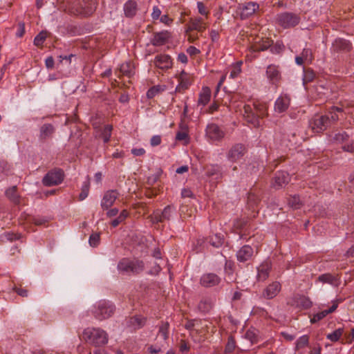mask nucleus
I'll return each instance as SVG.
<instances>
[{
	"label": "nucleus",
	"instance_id": "nucleus-50",
	"mask_svg": "<svg viewBox=\"0 0 354 354\" xmlns=\"http://www.w3.org/2000/svg\"><path fill=\"white\" fill-rule=\"evenodd\" d=\"M161 16V10L158 6H153V11L151 13V17L153 19H158Z\"/></svg>",
	"mask_w": 354,
	"mask_h": 354
},
{
	"label": "nucleus",
	"instance_id": "nucleus-46",
	"mask_svg": "<svg viewBox=\"0 0 354 354\" xmlns=\"http://www.w3.org/2000/svg\"><path fill=\"white\" fill-rule=\"evenodd\" d=\"M100 241V236L97 234H93L90 236L88 242L91 246L95 247Z\"/></svg>",
	"mask_w": 354,
	"mask_h": 354
},
{
	"label": "nucleus",
	"instance_id": "nucleus-62",
	"mask_svg": "<svg viewBox=\"0 0 354 354\" xmlns=\"http://www.w3.org/2000/svg\"><path fill=\"white\" fill-rule=\"evenodd\" d=\"M187 51L190 55H196L199 53V50L194 46H189Z\"/></svg>",
	"mask_w": 354,
	"mask_h": 354
},
{
	"label": "nucleus",
	"instance_id": "nucleus-41",
	"mask_svg": "<svg viewBox=\"0 0 354 354\" xmlns=\"http://www.w3.org/2000/svg\"><path fill=\"white\" fill-rule=\"evenodd\" d=\"M304 60L306 63H311L313 61V54L310 49L304 48L300 55Z\"/></svg>",
	"mask_w": 354,
	"mask_h": 354
},
{
	"label": "nucleus",
	"instance_id": "nucleus-20",
	"mask_svg": "<svg viewBox=\"0 0 354 354\" xmlns=\"http://www.w3.org/2000/svg\"><path fill=\"white\" fill-rule=\"evenodd\" d=\"M280 290L281 284L277 281L273 282L264 290L263 297L266 299H272L277 295Z\"/></svg>",
	"mask_w": 354,
	"mask_h": 354
},
{
	"label": "nucleus",
	"instance_id": "nucleus-45",
	"mask_svg": "<svg viewBox=\"0 0 354 354\" xmlns=\"http://www.w3.org/2000/svg\"><path fill=\"white\" fill-rule=\"evenodd\" d=\"M300 198L298 196H294L289 200V205L293 208H299L300 204Z\"/></svg>",
	"mask_w": 354,
	"mask_h": 354
},
{
	"label": "nucleus",
	"instance_id": "nucleus-53",
	"mask_svg": "<svg viewBox=\"0 0 354 354\" xmlns=\"http://www.w3.org/2000/svg\"><path fill=\"white\" fill-rule=\"evenodd\" d=\"M151 145L152 146H158L160 144L161 142V138L160 136H153L151 138Z\"/></svg>",
	"mask_w": 354,
	"mask_h": 354
},
{
	"label": "nucleus",
	"instance_id": "nucleus-39",
	"mask_svg": "<svg viewBox=\"0 0 354 354\" xmlns=\"http://www.w3.org/2000/svg\"><path fill=\"white\" fill-rule=\"evenodd\" d=\"M241 64L242 62H237L235 64H234L232 67V70L230 74V77L234 79L238 77V75L240 74L241 71Z\"/></svg>",
	"mask_w": 354,
	"mask_h": 354
},
{
	"label": "nucleus",
	"instance_id": "nucleus-40",
	"mask_svg": "<svg viewBox=\"0 0 354 354\" xmlns=\"http://www.w3.org/2000/svg\"><path fill=\"white\" fill-rule=\"evenodd\" d=\"M225 280L227 282H229V283L232 282L236 279V277L232 272L231 266L230 265H228L227 263L225 264Z\"/></svg>",
	"mask_w": 354,
	"mask_h": 354
},
{
	"label": "nucleus",
	"instance_id": "nucleus-15",
	"mask_svg": "<svg viewBox=\"0 0 354 354\" xmlns=\"http://www.w3.org/2000/svg\"><path fill=\"white\" fill-rule=\"evenodd\" d=\"M118 194L115 190H109L104 193V196L101 201V206L103 209H107L113 205Z\"/></svg>",
	"mask_w": 354,
	"mask_h": 354
},
{
	"label": "nucleus",
	"instance_id": "nucleus-9",
	"mask_svg": "<svg viewBox=\"0 0 354 354\" xmlns=\"http://www.w3.org/2000/svg\"><path fill=\"white\" fill-rule=\"evenodd\" d=\"M205 176L209 182L218 180L222 178V168L218 165H210L205 167Z\"/></svg>",
	"mask_w": 354,
	"mask_h": 354
},
{
	"label": "nucleus",
	"instance_id": "nucleus-33",
	"mask_svg": "<svg viewBox=\"0 0 354 354\" xmlns=\"http://www.w3.org/2000/svg\"><path fill=\"white\" fill-rule=\"evenodd\" d=\"M176 139L177 140H178V141L183 142L184 145H187V144L189 143V137L188 133L187 131V127L186 126H185L183 127V129L182 131H178L176 133Z\"/></svg>",
	"mask_w": 354,
	"mask_h": 354
},
{
	"label": "nucleus",
	"instance_id": "nucleus-22",
	"mask_svg": "<svg viewBox=\"0 0 354 354\" xmlns=\"http://www.w3.org/2000/svg\"><path fill=\"white\" fill-rule=\"evenodd\" d=\"M253 254V249L250 245L243 246L236 253L239 261L245 262L249 260Z\"/></svg>",
	"mask_w": 354,
	"mask_h": 354
},
{
	"label": "nucleus",
	"instance_id": "nucleus-32",
	"mask_svg": "<svg viewBox=\"0 0 354 354\" xmlns=\"http://www.w3.org/2000/svg\"><path fill=\"white\" fill-rule=\"evenodd\" d=\"M8 198L14 203H19V198L17 193L16 187H12L8 189L6 192Z\"/></svg>",
	"mask_w": 354,
	"mask_h": 354
},
{
	"label": "nucleus",
	"instance_id": "nucleus-37",
	"mask_svg": "<svg viewBox=\"0 0 354 354\" xmlns=\"http://www.w3.org/2000/svg\"><path fill=\"white\" fill-rule=\"evenodd\" d=\"M209 243L212 246L219 248L223 243V239L221 235L215 234L210 237Z\"/></svg>",
	"mask_w": 354,
	"mask_h": 354
},
{
	"label": "nucleus",
	"instance_id": "nucleus-64",
	"mask_svg": "<svg viewBox=\"0 0 354 354\" xmlns=\"http://www.w3.org/2000/svg\"><path fill=\"white\" fill-rule=\"evenodd\" d=\"M310 354H321V347L315 346L313 348L310 352Z\"/></svg>",
	"mask_w": 354,
	"mask_h": 354
},
{
	"label": "nucleus",
	"instance_id": "nucleus-24",
	"mask_svg": "<svg viewBox=\"0 0 354 354\" xmlns=\"http://www.w3.org/2000/svg\"><path fill=\"white\" fill-rule=\"evenodd\" d=\"M178 78L180 82L177 85L176 91L180 92L181 91L188 88V86L191 84V80L188 75L184 71L180 73Z\"/></svg>",
	"mask_w": 354,
	"mask_h": 354
},
{
	"label": "nucleus",
	"instance_id": "nucleus-17",
	"mask_svg": "<svg viewBox=\"0 0 354 354\" xmlns=\"http://www.w3.org/2000/svg\"><path fill=\"white\" fill-rule=\"evenodd\" d=\"M221 279L215 274L207 273L203 274L201 278V283L205 287H212L218 285Z\"/></svg>",
	"mask_w": 354,
	"mask_h": 354
},
{
	"label": "nucleus",
	"instance_id": "nucleus-51",
	"mask_svg": "<svg viewBox=\"0 0 354 354\" xmlns=\"http://www.w3.org/2000/svg\"><path fill=\"white\" fill-rule=\"evenodd\" d=\"M348 134L345 132L335 134L334 139L338 142H343L348 138Z\"/></svg>",
	"mask_w": 354,
	"mask_h": 354
},
{
	"label": "nucleus",
	"instance_id": "nucleus-43",
	"mask_svg": "<svg viewBox=\"0 0 354 354\" xmlns=\"http://www.w3.org/2000/svg\"><path fill=\"white\" fill-rule=\"evenodd\" d=\"M168 328L169 324L167 322L162 324L159 328L158 334L165 340H166L168 337Z\"/></svg>",
	"mask_w": 354,
	"mask_h": 354
},
{
	"label": "nucleus",
	"instance_id": "nucleus-56",
	"mask_svg": "<svg viewBox=\"0 0 354 354\" xmlns=\"http://www.w3.org/2000/svg\"><path fill=\"white\" fill-rule=\"evenodd\" d=\"M46 66L48 68H52L54 66V59L52 57H48L45 60Z\"/></svg>",
	"mask_w": 354,
	"mask_h": 354
},
{
	"label": "nucleus",
	"instance_id": "nucleus-8",
	"mask_svg": "<svg viewBox=\"0 0 354 354\" xmlns=\"http://www.w3.org/2000/svg\"><path fill=\"white\" fill-rule=\"evenodd\" d=\"M225 136L224 131L215 124H209L205 129V136L211 142L220 141Z\"/></svg>",
	"mask_w": 354,
	"mask_h": 354
},
{
	"label": "nucleus",
	"instance_id": "nucleus-3",
	"mask_svg": "<svg viewBox=\"0 0 354 354\" xmlns=\"http://www.w3.org/2000/svg\"><path fill=\"white\" fill-rule=\"evenodd\" d=\"M114 311V306L108 301L102 300L97 302L93 307V314L98 319L109 317Z\"/></svg>",
	"mask_w": 354,
	"mask_h": 354
},
{
	"label": "nucleus",
	"instance_id": "nucleus-25",
	"mask_svg": "<svg viewBox=\"0 0 354 354\" xmlns=\"http://www.w3.org/2000/svg\"><path fill=\"white\" fill-rule=\"evenodd\" d=\"M211 90L207 86H203L199 94L198 103L199 105L205 106L210 100Z\"/></svg>",
	"mask_w": 354,
	"mask_h": 354
},
{
	"label": "nucleus",
	"instance_id": "nucleus-16",
	"mask_svg": "<svg viewBox=\"0 0 354 354\" xmlns=\"http://www.w3.org/2000/svg\"><path fill=\"white\" fill-rule=\"evenodd\" d=\"M290 99L286 94L281 95L275 101L274 111L278 113H283L289 106Z\"/></svg>",
	"mask_w": 354,
	"mask_h": 354
},
{
	"label": "nucleus",
	"instance_id": "nucleus-13",
	"mask_svg": "<svg viewBox=\"0 0 354 354\" xmlns=\"http://www.w3.org/2000/svg\"><path fill=\"white\" fill-rule=\"evenodd\" d=\"M154 64L162 70H167L172 66V60L169 55L166 54L158 55L155 57Z\"/></svg>",
	"mask_w": 354,
	"mask_h": 354
},
{
	"label": "nucleus",
	"instance_id": "nucleus-27",
	"mask_svg": "<svg viewBox=\"0 0 354 354\" xmlns=\"http://www.w3.org/2000/svg\"><path fill=\"white\" fill-rule=\"evenodd\" d=\"M337 303L333 302V305L327 310H324L321 312L317 313V314L314 315L313 317L310 319V322L314 323L316 322H318L325 317L329 313H333L336 310L337 308Z\"/></svg>",
	"mask_w": 354,
	"mask_h": 354
},
{
	"label": "nucleus",
	"instance_id": "nucleus-61",
	"mask_svg": "<svg viewBox=\"0 0 354 354\" xmlns=\"http://www.w3.org/2000/svg\"><path fill=\"white\" fill-rule=\"evenodd\" d=\"M160 19L162 23L165 24H169L171 22V19L166 15L160 16Z\"/></svg>",
	"mask_w": 354,
	"mask_h": 354
},
{
	"label": "nucleus",
	"instance_id": "nucleus-21",
	"mask_svg": "<svg viewBox=\"0 0 354 354\" xmlns=\"http://www.w3.org/2000/svg\"><path fill=\"white\" fill-rule=\"evenodd\" d=\"M259 6L255 2H248L241 9V18L245 19L252 16L259 9Z\"/></svg>",
	"mask_w": 354,
	"mask_h": 354
},
{
	"label": "nucleus",
	"instance_id": "nucleus-52",
	"mask_svg": "<svg viewBox=\"0 0 354 354\" xmlns=\"http://www.w3.org/2000/svg\"><path fill=\"white\" fill-rule=\"evenodd\" d=\"M147 351L151 354H156L161 351V348L159 346L151 345L147 348Z\"/></svg>",
	"mask_w": 354,
	"mask_h": 354
},
{
	"label": "nucleus",
	"instance_id": "nucleus-10",
	"mask_svg": "<svg viewBox=\"0 0 354 354\" xmlns=\"http://www.w3.org/2000/svg\"><path fill=\"white\" fill-rule=\"evenodd\" d=\"M245 148L241 144H236L232 147L227 153V158L230 162H236L245 154Z\"/></svg>",
	"mask_w": 354,
	"mask_h": 354
},
{
	"label": "nucleus",
	"instance_id": "nucleus-31",
	"mask_svg": "<svg viewBox=\"0 0 354 354\" xmlns=\"http://www.w3.org/2000/svg\"><path fill=\"white\" fill-rule=\"evenodd\" d=\"M54 128L51 124H45L40 129V136L43 139H46L53 134Z\"/></svg>",
	"mask_w": 354,
	"mask_h": 354
},
{
	"label": "nucleus",
	"instance_id": "nucleus-36",
	"mask_svg": "<svg viewBox=\"0 0 354 354\" xmlns=\"http://www.w3.org/2000/svg\"><path fill=\"white\" fill-rule=\"evenodd\" d=\"M128 216V212L126 210H122L119 216L111 221V225L113 227L118 226L120 223L123 222Z\"/></svg>",
	"mask_w": 354,
	"mask_h": 354
},
{
	"label": "nucleus",
	"instance_id": "nucleus-19",
	"mask_svg": "<svg viewBox=\"0 0 354 354\" xmlns=\"http://www.w3.org/2000/svg\"><path fill=\"white\" fill-rule=\"evenodd\" d=\"M290 180L289 174L283 171H278L274 176V183L272 185L276 189H279L286 185Z\"/></svg>",
	"mask_w": 354,
	"mask_h": 354
},
{
	"label": "nucleus",
	"instance_id": "nucleus-14",
	"mask_svg": "<svg viewBox=\"0 0 354 354\" xmlns=\"http://www.w3.org/2000/svg\"><path fill=\"white\" fill-rule=\"evenodd\" d=\"M173 212L174 207L172 206L168 205L165 207L161 213H160L158 211L155 212L151 216V221L153 223H158L165 220H168L170 218Z\"/></svg>",
	"mask_w": 354,
	"mask_h": 354
},
{
	"label": "nucleus",
	"instance_id": "nucleus-4",
	"mask_svg": "<svg viewBox=\"0 0 354 354\" xmlns=\"http://www.w3.org/2000/svg\"><path fill=\"white\" fill-rule=\"evenodd\" d=\"M144 264L142 261L135 260L131 261L127 259H122L118 265V269L123 272H136L138 273L143 270Z\"/></svg>",
	"mask_w": 354,
	"mask_h": 354
},
{
	"label": "nucleus",
	"instance_id": "nucleus-29",
	"mask_svg": "<svg viewBox=\"0 0 354 354\" xmlns=\"http://www.w3.org/2000/svg\"><path fill=\"white\" fill-rule=\"evenodd\" d=\"M166 88L165 86L156 85L151 87L147 92V97L151 99L158 95Z\"/></svg>",
	"mask_w": 354,
	"mask_h": 354
},
{
	"label": "nucleus",
	"instance_id": "nucleus-58",
	"mask_svg": "<svg viewBox=\"0 0 354 354\" xmlns=\"http://www.w3.org/2000/svg\"><path fill=\"white\" fill-rule=\"evenodd\" d=\"M181 195H182V197H183V198L192 197V192L189 189H183L181 192Z\"/></svg>",
	"mask_w": 354,
	"mask_h": 354
},
{
	"label": "nucleus",
	"instance_id": "nucleus-5",
	"mask_svg": "<svg viewBox=\"0 0 354 354\" xmlns=\"http://www.w3.org/2000/svg\"><path fill=\"white\" fill-rule=\"evenodd\" d=\"M257 113H254L250 105L245 104L244 109V117L245 118L248 122L252 124L254 127H259L260 125V120L259 116H263L265 115V109H259L257 105L254 104Z\"/></svg>",
	"mask_w": 354,
	"mask_h": 354
},
{
	"label": "nucleus",
	"instance_id": "nucleus-63",
	"mask_svg": "<svg viewBox=\"0 0 354 354\" xmlns=\"http://www.w3.org/2000/svg\"><path fill=\"white\" fill-rule=\"evenodd\" d=\"M343 149L349 152H354V142L348 145H344Z\"/></svg>",
	"mask_w": 354,
	"mask_h": 354
},
{
	"label": "nucleus",
	"instance_id": "nucleus-59",
	"mask_svg": "<svg viewBox=\"0 0 354 354\" xmlns=\"http://www.w3.org/2000/svg\"><path fill=\"white\" fill-rule=\"evenodd\" d=\"M178 60L181 63L186 64L188 61V59L185 53H180L178 56Z\"/></svg>",
	"mask_w": 354,
	"mask_h": 354
},
{
	"label": "nucleus",
	"instance_id": "nucleus-34",
	"mask_svg": "<svg viewBox=\"0 0 354 354\" xmlns=\"http://www.w3.org/2000/svg\"><path fill=\"white\" fill-rule=\"evenodd\" d=\"M205 27L203 25V19L201 17L196 18L191 21L190 30L203 31Z\"/></svg>",
	"mask_w": 354,
	"mask_h": 354
},
{
	"label": "nucleus",
	"instance_id": "nucleus-38",
	"mask_svg": "<svg viewBox=\"0 0 354 354\" xmlns=\"http://www.w3.org/2000/svg\"><path fill=\"white\" fill-rule=\"evenodd\" d=\"M167 40V36L165 33L160 32L155 35L153 39V44L156 46H160L162 45L165 41Z\"/></svg>",
	"mask_w": 354,
	"mask_h": 354
},
{
	"label": "nucleus",
	"instance_id": "nucleus-57",
	"mask_svg": "<svg viewBox=\"0 0 354 354\" xmlns=\"http://www.w3.org/2000/svg\"><path fill=\"white\" fill-rule=\"evenodd\" d=\"M24 32H25L24 24H20L19 25L18 30H17V32L16 33L17 36L19 37H22L23 35L24 34Z\"/></svg>",
	"mask_w": 354,
	"mask_h": 354
},
{
	"label": "nucleus",
	"instance_id": "nucleus-23",
	"mask_svg": "<svg viewBox=\"0 0 354 354\" xmlns=\"http://www.w3.org/2000/svg\"><path fill=\"white\" fill-rule=\"evenodd\" d=\"M124 15L127 17H133L137 12V3L134 0H128L123 6Z\"/></svg>",
	"mask_w": 354,
	"mask_h": 354
},
{
	"label": "nucleus",
	"instance_id": "nucleus-30",
	"mask_svg": "<svg viewBox=\"0 0 354 354\" xmlns=\"http://www.w3.org/2000/svg\"><path fill=\"white\" fill-rule=\"evenodd\" d=\"M318 281L322 283H328L331 285H337V279L330 274H323L318 277Z\"/></svg>",
	"mask_w": 354,
	"mask_h": 354
},
{
	"label": "nucleus",
	"instance_id": "nucleus-28",
	"mask_svg": "<svg viewBox=\"0 0 354 354\" xmlns=\"http://www.w3.org/2000/svg\"><path fill=\"white\" fill-rule=\"evenodd\" d=\"M120 72L127 77H131L134 74L133 67L130 62H124L119 66Z\"/></svg>",
	"mask_w": 354,
	"mask_h": 354
},
{
	"label": "nucleus",
	"instance_id": "nucleus-47",
	"mask_svg": "<svg viewBox=\"0 0 354 354\" xmlns=\"http://www.w3.org/2000/svg\"><path fill=\"white\" fill-rule=\"evenodd\" d=\"M235 348V342L232 339L230 338L227 341V343L225 346V353H232Z\"/></svg>",
	"mask_w": 354,
	"mask_h": 354
},
{
	"label": "nucleus",
	"instance_id": "nucleus-55",
	"mask_svg": "<svg viewBox=\"0 0 354 354\" xmlns=\"http://www.w3.org/2000/svg\"><path fill=\"white\" fill-rule=\"evenodd\" d=\"M209 36L214 42L218 40V32L216 30H211L209 32Z\"/></svg>",
	"mask_w": 354,
	"mask_h": 354
},
{
	"label": "nucleus",
	"instance_id": "nucleus-49",
	"mask_svg": "<svg viewBox=\"0 0 354 354\" xmlns=\"http://www.w3.org/2000/svg\"><path fill=\"white\" fill-rule=\"evenodd\" d=\"M245 337L248 339L251 343L256 342V333L254 330H248L245 333Z\"/></svg>",
	"mask_w": 354,
	"mask_h": 354
},
{
	"label": "nucleus",
	"instance_id": "nucleus-48",
	"mask_svg": "<svg viewBox=\"0 0 354 354\" xmlns=\"http://www.w3.org/2000/svg\"><path fill=\"white\" fill-rule=\"evenodd\" d=\"M196 5L198 12L202 15L207 16L209 12L207 11L205 5L201 1H198Z\"/></svg>",
	"mask_w": 354,
	"mask_h": 354
},
{
	"label": "nucleus",
	"instance_id": "nucleus-12",
	"mask_svg": "<svg viewBox=\"0 0 354 354\" xmlns=\"http://www.w3.org/2000/svg\"><path fill=\"white\" fill-rule=\"evenodd\" d=\"M266 74L267 79L272 84H277L281 79V72L279 66L274 64L268 66Z\"/></svg>",
	"mask_w": 354,
	"mask_h": 354
},
{
	"label": "nucleus",
	"instance_id": "nucleus-11",
	"mask_svg": "<svg viewBox=\"0 0 354 354\" xmlns=\"http://www.w3.org/2000/svg\"><path fill=\"white\" fill-rule=\"evenodd\" d=\"M289 304L299 310L308 309L312 306V302L308 297L299 295L294 296Z\"/></svg>",
	"mask_w": 354,
	"mask_h": 354
},
{
	"label": "nucleus",
	"instance_id": "nucleus-54",
	"mask_svg": "<svg viewBox=\"0 0 354 354\" xmlns=\"http://www.w3.org/2000/svg\"><path fill=\"white\" fill-rule=\"evenodd\" d=\"M131 153L136 156H140L145 153V150L143 148H134L131 149Z\"/></svg>",
	"mask_w": 354,
	"mask_h": 354
},
{
	"label": "nucleus",
	"instance_id": "nucleus-44",
	"mask_svg": "<svg viewBox=\"0 0 354 354\" xmlns=\"http://www.w3.org/2000/svg\"><path fill=\"white\" fill-rule=\"evenodd\" d=\"M47 37L46 32H39L34 39V44L36 46H41L44 41H45Z\"/></svg>",
	"mask_w": 354,
	"mask_h": 354
},
{
	"label": "nucleus",
	"instance_id": "nucleus-1",
	"mask_svg": "<svg viewBox=\"0 0 354 354\" xmlns=\"http://www.w3.org/2000/svg\"><path fill=\"white\" fill-rule=\"evenodd\" d=\"M344 112L345 114H353V112L349 109H345L342 110V108L332 107L329 111L330 115H322L318 118H314L310 122V126L313 130L319 133L324 131L332 122H335L339 119L337 113Z\"/></svg>",
	"mask_w": 354,
	"mask_h": 354
},
{
	"label": "nucleus",
	"instance_id": "nucleus-42",
	"mask_svg": "<svg viewBox=\"0 0 354 354\" xmlns=\"http://www.w3.org/2000/svg\"><path fill=\"white\" fill-rule=\"evenodd\" d=\"M308 344V337L307 335H303L300 337L296 342V348L297 349H300Z\"/></svg>",
	"mask_w": 354,
	"mask_h": 354
},
{
	"label": "nucleus",
	"instance_id": "nucleus-26",
	"mask_svg": "<svg viewBox=\"0 0 354 354\" xmlns=\"http://www.w3.org/2000/svg\"><path fill=\"white\" fill-rule=\"evenodd\" d=\"M95 128L96 129V133H97V136L99 138H101L104 142H107L109 141L112 131L111 125L107 124L104 126L102 129H99L97 127Z\"/></svg>",
	"mask_w": 354,
	"mask_h": 354
},
{
	"label": "nucleus",
	"instance_id": "nucleus-2",
	"mask_svg": "<svg viewBox=\"0 0 354 354\" xmlns=\"http://www.w3.org/2000/svg\"><path fill=\"white\" fill-rule=\"evenodd\" d=\"M82 335L86 342L95 346H102L108 342L107 333L100 328L88 327L84 329Z\"/></svg>",
	"mask_w": 354,
	"mask_h": 354
},
{
	"label": "nucleus",
	"instance_id": "nucleus-7",
	"mask_svg": "<svg viewBox=\"0 0 354 354\" xmlns=\"http://www.w3.org/2000/svg\"><path fill=\"white\" fill-rule=\"evenodd\" d=\"M277 20L279 24L284 28L295 26L299 22V18L297 15L289 12L278 15Z\"/></svg>",
	"mask_w": 354,
	"mask_h": 354
},
{
	"label": "nucleus",
	"instance_id": "nucleus-18",
	"mask_svg": "<svg viewBox=\"0 0 354 354\" xmlns=\"http://www.w3.org/2000/svg\"><path fill=\"white\" fill-rule=\"evenodd\" d=\"M271 270V263L270 261H265L257 268V279L263 281L269 276Z\"/></svg>",
	"mask_w": 354,
	"mask_h": 354
},
{
	"label": "nucleus",
	"instance_id": "nucleus-35",
	"mask_svg": "<svg viewBox=\"0 0 354 354\" xmlns=\"http://www.w3.org/2000/svg\"><path fill=\"white\" fill-rule=\"evenodd\" d=\"M343 332L344 329L342 328H339L334 330L333 333H328L326 335V338L333 342H336L342 337Z\"/></svg>",
	"mask_w": 354,
	"mask_h": 354
},
{
	"label": "nucleus",
	"instance_id": "nucleus-60",
	"mask_svg": "<svg viewBox=\"0 0 354 354\" xmlns=\"http://www.w3.org/2000/svg\"><path fill=\"white\" fill-rule=\"evenodd\" d=\"M118 208H113V209H109L107 212H106V215L108 217H113V216H115L118 214Z\"/></svg>",
	"mask_w": 354,
	"mask_h": 354
},
{
	"label": "nucleus",
	"instance_id": "nucleus-6",
	"mask_svg": "<svg viewBox=\"0 0 354 354\" xmlns=\"http://www.w3.org/2000/svg\"><path fill=\"white\" fill-rule=\"evenodd\" d=\"M64 179V174L61 169H55L48 172L43 178L46 186H54L60 184Z\"/></svg>",
	"mask_w": 354,
	"mask_h": 354
}]
</instances>
